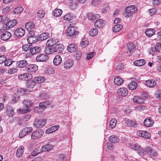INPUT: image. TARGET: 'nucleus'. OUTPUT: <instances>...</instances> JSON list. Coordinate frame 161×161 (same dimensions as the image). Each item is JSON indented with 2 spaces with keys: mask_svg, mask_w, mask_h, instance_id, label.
I'll list each match as a JSON object with an SVG mask.
<instances>
[{
  "mask_svg": "<svg viewBox=\"0 0 161 161\" xmlns=\"http://www.w3.org/2000/svg\"><path fill=\"white\" fill-rule=\"evenodd\" d=\"M137 10V8L134 5L127 7L125 9V11L127 14L125 17L127 18L131 17L133 14L136 13Z\"/></svg>",
  "mask_w": 161,
  "mask_h": 161,
  "instance_id": "nucleus-1",
  "label": "nucleus"
},
{
  "mask_svg": "<svg viewBox=\"0 0 161 161\" xmlns=\"http://www.w3.org/2000/svg\"><path fill=\"white\" fill-rule=\"evenodd\" d=\"M79 33L76 27L69 26L67 29V35L69 36L77 35Z\"/></svg>",
  "mask_w": 161,
  "mask_h": 161,
  "instance_id": "nucleus-2",
  "label": "nucleus"
},
{
  "mask_svg": "<svg viewBox=\"0 0 161 161\" xmlns=\"http://www.w3.org/2000/svg\"><path fill=\"white\" fill-rule=\"evenodd\" d=\"M46 124V120L44 119H35L33 125L36 128H41L44 126Z\"/></svg>",
  "mask_w": 161,
  "mask_h": 161,
  "instance_id": "nucleus-3",
  "label": "nucleus"
},
{
  "mask_svg": "<svg viewBox=\"0 0 161 161\" xmlns=\"http://www.w3.org/2000/svg\"><path fill=\"white\" fill-rule=\"evenodd\" d=\"M23 103L25 106L26 108L24 110V113H27L30 112L31 110L30 107L33 104L32 102L29 100H25L23 102Z\"/></svg>",
  "mask_w": 161,
  "mask_h": 161,
  "instance_id": "nucleus-4",
  "label": "nucleus"
},
{
  "mask_svg": "<svg viewBox=\"0 0 161 161\" xmlns=\"http://www.w3.org/2000/svg\"><path fill=\"white\" fill-rule=\"evenodd\" d=\"M44 133V131L41 129H38L34 131L31 135L32 139H35L42 136Z\"/></svg>",
  "mask_w": 161,
  "mask_h": 161,
  "instance_id": "nucleus-5",
  "label": "nucleus"
},
{
  "mask_svg": "<svg viewBox=\"0 0 161 161\" xmlns=\"http://www.w3.org/2000/svg\"><path fill=\"white\" fill-rule=\"evenodd\" d=\"M32 130L33 129L32 127H27L24 128L20 132L19 135V137L22 138L24 137L28 133L32 131Z\"/></svg>",
  "mask_w": 161,
  "mask_h": 161,
  "instance_id": "nucleus-6",
  "label": "nucleus"
},
{
  "mask_svg": "<svg viewBox=\"0 0 161 161\" xmlns=\"http://www.w3.org/2000/svg\"><path fill=\"white\" fill-rule=\"evenodd\" d=\"M18 23V21L16 19L10 20L7 22L4 25L6 30H8L12 28L16 25Z\"/></svg>",
  "mask_w": 161,
  "mask_h": 161,
  "instance_id": "nucleus-7",
  "label": "nucleus"
},
{
  "mask_svg": "<svg viewBox=\"0 0 161 161\" xmlns=\"http://www.w3.org/2000/svg\"><path fill=\"white\" fill-rule=\"evenodd\" d=\"M41 51V48L40 47H36L33 48H31L30 49V53H27L26 56L29 57L31 56L39 53Z\"/></svg>",
  "mask_w": 161,
  "mask_h": 161,
  "instance_id": "nucleus-8",
  "label": "nucleus"
},
{
  "mask_svg": "<svg viewBox=\"0 0 161 161\" xmlns=\"http://www.w3.org/2000/svg\"><path fill=\"white\" fill-rule=\"evenodd\" d=\"M49 59V57L45 54H40L37 56L36 60L37 62H44Z\"/></svg>",
  "mask_w": 161,
  "mask_h": 161,
  "instance_id": "nucleus-9",
  "label": "nucleus"
},
{
  "mask_svg": "<svg viewBox=\"0 0 161 161\" xmlns=\"http://www.w3.org/2000/svg\"><path fill=\"white\" fill-rule=\"evenodd\" d=\"M105 25V21L102 19L96 20L94 23L95 27L97 28H102Z\"/></svg>",
  "mask_w": 161,
  "mask_h": 161,
  "instance_id": "nucleus-10",
  "label": "nucleus"
},
{
  "mask_svg": "<svg viewBox=\"0 0 161 161\" xmlns=\"http://www.w3.org/2000/svg\"><path fill=\"white\" fill-rule=\"evenodd\" d=\"M25 33V30L22 28H19L14 31V34L18 37H21L24 36Z\"/></svg>",
  "mask_w": 161,
  "mask_h": 161,
  "instance_id": "nucleus-11",
  "label": "nucleus"
},
{
  "mask_svg": "<svg viewBox=\"0 0 161 161\" xmlns=\"http://www.w3.org/2000/svg\"><path fill=\"white\" fill-rule=\"evenodd\" d=\"M38 67L35 64H30L27 66L25 69L27 72H34L38 69Z\"/></svg>",
  "mask_w": 161,
  "mask_h": 161,
  "instance_id": "nucleus-12",
  "label": "nucleus"
},
{
  "mask_svg": "<svg viewBox=\"0 0 161 161\" xmlns=\"http://www.w3.org/2000/svg\"><path fill=\"white\" fill-rule=\"evenodd\" d=\"M12 35L8 31H5L1 35V39L4 41H6L9 40L11 37Z\"/></svg>",
  "mask_w": 161,
  "mask_h": 161,
  "instance_id": "nucleus-13",
  "label": "nucleus"
},
{
  "mask_svg": "<svg viewBox=\"0 0 161 161\" xmlns=\"http://www.w3.org/2000/svg\"><path fill=\"white\" fill-rule=\"evenodd\" d=\"M64 49V46L62 44H58L56 45L53 48V52L57 53H62Z\"/></svg>",
  "mask_w": 161,
  "mask_h": 161,
  "instance_id": "nucleus-14",
  "label": "nucleus"
},
{
  "mask_svg": "<svg viewBox=\"0 0 161 161\" xmlns=\"http://www.w3.org/2000/svg\"><path fill=\"white\" fill-rule=\"evenodd\" d=\"M117 93L118 95L123 97H125L127 95L128 92L126 89L124 88H121L117 90Z\"/></svg>",
  "mask_w": 161,
  "mask_h": 161,
  "instance_id": "nucleus-15",
  "label": "nucleus"
},
{
  "mask_svg": "<svg viewBox=\"0 0 161 161\" xmlns=\"http://www.w3.org/2000/svg\"><path fill=\"white\" fill-rule=\"evenodd\" d=\"M154 123L153 120L149 118L145 119L144 121V125L147 127H150L152 126Z\"/></svg>",
  "mask_w": 161,
  "mask_h": 161,
  "instance_id": "nucleus-16",
  "label": "nucleus"
},
{
  "mask_svg": "<svg viewBox=\"0 0 161 161\" xmlns=\"http://www.w3.org/2000/svg\"><path fill=\"white\" fill-rule=\"evenodd\" d=\"M125 123L128 126L135 127L137 125L136 121L134 120L127 119Z\"/></svg>",
  "mask_w": 161,
  "mask_h": 161,
  "instance_id": "nucleus-17",
  "label": "nucleus"
},
{
  "mask_svg": "<svg viewBox=\"0 0 161 161\" xmlns=\"http://www.w3.org/2000/svg\"><path fill=\"white\" fill-rule=\"evenodd\" d=\"M73 61L71 59H68L65 61L63 64L64 68L69 69L71 68L73 65Z\"/></svg>",
  "mask_w": 161,
  "mask_h": 161,
  "instance_id": "nucleus-18",
  "label": "nucleus"
},
{
  "mask_svg": "<svg viewBox=\"0 0 161 161\" xmlns=\"http://www.w3.org/2000/svg\"><path fill=\"white\" fill-rule=\"evenodd\" d=\"M77 48V47L76 45L71 44L68 46L67 50L69 52L73 53L76 51Z\"/></svg>",
  "mask_w": 161,
  "mask_h": 161,
  "instance_id": "nucleus-19",
  "label": "nucleus"
},
{
  "mask_svg": "<svg viewBox=\"0 0 161 161\" xmlns=\"http://www.w3.org/2000/svg\"><path fill=\"white\" fill-rule=\"evenodd\" d=\"M100 16L99 14H98L93 15L92 13H89L87 14V17L89 20L93 21Z\"/></svg>",
  "mask_w": 161,
  "mask_h": 161,
  "instance_id": "nucleus-20",
  "label": "nucleus"
},
{
  "mask_svg": "<svg viewBox=\"0 0 161 161\" xmlns=\"http://www.w3.org/2000/svg\"><path fill=\"white\" fill-rule=\"evenodd\" d=\"M28 64V62L26 60H23L18 61L16 64V65L19 68H23L25 67Z\"/></svg>",
  "mask_w": 161,
  "mask_h": 161,
  "instance_id": "nucleus-21",
  "label": "nucleus"
},
{
  "mask_svg": "<svg viewBox=\"0 0 161 161\" xmlns=\"http://www.w3.org/2000/svg\"><path fill=\"white\" fill-rule=\"evenodd\" d=\"M146 85L149 87H153L156 86V83L155 80H149L146 81Z\"/></svg>",
  "mask_w": 161,
  "mask_h": 161,
  "instance_id": "nucleus-22",
  "label": "nucleus"
},
{
  "mask_svg": "<svg viewBox=\"0 0 161 161\" xmlns=\"http://www.w3.org/2000/svg\"><path fill=\"white\" fill-rule=\"evenodd\" d=\"M146 151L151 156L155 157L157 156V153L150 147L146 148Z\"/></svg>",
  "mask_w": 161,
  "mask_h": 161,
  "instance_id": "nucleus-23",
  "label": "nucleus"
},
{
  "mask_svg": "<svg viewBox=\"0 0 161 161\" xmlns=\"http://www.w3.org/2000/svg\"><path fill=\"white\" fill-rule=\"evenodd\" d=\"M62 61V58L61 57L58 55L55 56L53 61L54 64L57 66L59 65Z\"/></svg>",
  "mask_w": 161,
  "mask_h": 161,
  "instance_id": "nucleus-24",
  "label": "nucleus"
},
{
  "mask_svg": "<svg viewBox=\"0 0 161 161\" xmlns=\"http://www.w3.org/2000/svg\"><path fill=\"white\" fill-rule=\"evenodd\" d=\"M7 114L9 117H12L14 114V109L10 106L7 107Z\"/></svg>",
  "mask_w": 161,
  "mask_h": 161,
  "instance_id": "nucleus-25",
  "label": "nucleus"
},
{
  "mask_svg": "<svg viewBox=\"0 0 161 161\" xmlns=\"http://www.w3.org/2000/svg\"><path fill=\"white\" fill-rule=\"evenodd\" d=\"M133 100L134 102L139 103H143L144 101L143 98H142L141 96L138 97L135 96L134 97Z\"/></svg>",
  "mask_w": 161,
  "mask_h": 161,
  "instance_id": "nucleus-26",
  "label": "nucleus"
},
{
  "mask_svg": "<svg viewBox=\"0 0 161 161\" xmlns=\"http://www.w3.org/2000/svg\"><path fill=\"white\" fill-rule=\"evenodd\" d=\"M24 147L23 146H21L17 150L16 153V156L17 157H21L24 152Z\"/></svg>",
  "mask_w": 161,
  "mask_h": 161,
  "instance_id": "nucleus-27",
  "label": "nucleus"
},
{
  "mask_svg": "<svg viewBox=\"0 0 161 161\" xmlns=\"http://www.w3.org/2000/svg\"><path fill=\"white\" fill-rule=\"evenodd\" d=\"M136 49L135 45L133 44H131L128 47L127 53L129 56H130Z\"/></svg>",
  "mask_w": 161,
  "mask_h": 161,
  "instance_id": "nucleus-28",
  "label": "nucleus"
},
{
  "mask_svg": "<svg viewBox=\"0 0 161 161\" xmlns=\"http://www.w3.org/2000/svg\"><path fill=\"white\" fill-rule=\"evenodd\" d=\"M49 37L48 34L47 33H43L40 34L38 37V40L42 41L47 39Z\"/></svg>",
  "mask_w": 161,
  "mask_h": 161,
  "instance_id": "nucleus-29",
  "label": "nucleus"
},
{
  "mask_svg": "<svg viewBox=\"0 0 161 161\" xmlns=\"http://www.w3.org/2000/svg\"><path fill=\"white\" fill-rule=\"evenodd\" d=\"M34 79L36 83H42L45 80V78L43 76H36L34 77Z\"/></svg>",
  "mask_w": 161,
  "mask_h": 161,
  "instance_id": "nucleus-30",
  "label": "nucleus"
},
{
  "mask_svg": "<svg viewBox=\"0 0 161 161\" xmlns=\"http://www.w3.org/2000/svg\"><path fill=\"white\" fill-rule=\"evenodd\" d=\"M145 60L142 59L137 60L133 63L134 65L138 66H141L145 64Z\"/></svg>",
  "mask_w": 161,
  "mask_h": 161,
  "instance_id": "nucleus-31",
  "label": "nucleus"
},
{
  "mask_svg": "<svg viewBox=\"0 0 161 161\" xmlns=\"http://www.w3.org/2000/svg\"><path fill=\"white\" fill-rule=\"evenodd\" d=\"M123 80L118 76L115 77L114 79V83L117 86H120L121 85L123 82Z\"/></svg>",
  "mask_w": 161,
  "mask_h": 161,
  "instance_id": "nucleus-32",
  "label": "nucleus"
},
{
  "mask_svg": "<svg viewBox=\"0 0 161 161\" xmlns=\"http://www.w3.org/2000/svg\"><path fill=\"white\" fill-rule=\"evenodd\" d=\"M53 147L50 144H46L42 147L41 148V151L45 152L48 151Z\"/></svg>",
  "mask_w": 161,
  "mask_h": 161,
  "instance_id": "nucleus-33",
  "label": "nucleus"
},
{
  "mask_svg": "<svg viewBox=\"0 0 161 161\" xmlns=\"http://www.w3.org/2000/svg\"><path fill=\"white\" fill-rule=\"evenodd\" d=\"M25 27L28 31H30L35 27V25L32 22H28L26 23Z\"/></svg>",
  "mask_w": 161,
  "mask_h": 161,
  "instance_id": "nucleus-34",
  "label": "nucleus"
},
{
  "mask_svg": "<svg viewBox=\"0 0 161 161\" xmlns=\"http://www.w3.org/2000/svg\"><path fill=\"white\" fill-rule=\"evenodd\" d=\"M89 44V41L86 38H84L82 39L80 42V44L81 47L85 48L87 47Z\"/></svg>",
  "mask_w": 161,
  "mask_h": 161,
  "instance_id": "nucleus-35",
  "label": "nucleus"
},
{
  "mask_svg": "<svg viewBox=\"0 0 161 161\" xmlns=\"http://www.w3.org/2000/svg\"><path fill=\"white\" fill-rule=\"evenodd\" d=\"M155 32V30L153 29H147L145 32V33L146 35L149 36H152Z\"/></svg>",
  "mask_w": 161,
  "mask_h": 161,
  "instance_id": "nucleus-36",
  "label": "nucleus"
},
{
  "mask_svg": "<svg viewBox=\"0 0 161 161\" xmlns=\"http://www.w3.org/2000/svg\"><path fill=\"white\" fill-rule=\"evenodd\" d=\"M19 96L16 94L13 95L12 99L10 101V103L12 104L16 103L19 100Z\"/></svg>",
  "mask_w": 161,
  "mask_h": 161,
  "instance_id": "nucleus-37",
  "label": "nucleus"
},
{
  "mask_svg": "<svg viewBox=\"0 0 161 161\" xmlns=\"http://www.w3.org/2000/svg\"><path fill=\"white\" fill-rule=\"evenodd\" d=\"M74 17V15L72 14L69 13L64 15V19L65 20L69 21L73 19Z\"/></svg>",
  "mask_w": 161,
  "mask_h": 161,
  "instance_id": "nucleus-38",
  "label": "nucleus"
},
{
  "mask_svg": "<svg viewBox=\"0 0 161 161\" xmlns=\"http://www.w3.org/2000/svg\"><path fill=\"white\" fill-rule=\"evenodd\" d=\"M62 13V10L59 9H55L53 12V14L55 17L60 16Z\"/></svg>",
  "mask_w": 161,
  "mask_h": 161,
  "instance_id": "nucleus-39",
  "label": "nucleus"
},
{
  "mask_svg": "<svg viewBox=\"0 0 161 161\" xmlns=\"http://www.w3.org/2000/svg\"><path fill=\"white\" fill-rule=\"evenodd\" d=\"M137 86V83L135 82H130L128 85V87L130 90L135 89Z\"/></svg>",
  "mask_w": 161,
  "mask_h": 161,
  "instance_id": "nucleus-40",
  "label": "nucleus"
},
{
  "mask_svg": "<svg viewBox=\"0 0 161 161\" xmlns=\"http://www.w3.org/2000/svg\"><path fill=\"white\" fill-rule=\"evenodd\" d=\"M123 28V26L121 25L118 24L115 25L113 28V31L115 32H119Z\"/></svg>",
  "mask_w": 161,
  "mask_h": 161,
  "instance_id": "nucleus-41",
  "label": "nucleus"
},
{
  "mask_svg": "<svg viewBox=\"0 0 161 161\" xmlns=\"http://www.w3.org/2000/svg\"><path fill=\"white\" fill-rule=\"evenodd\" d=\"M56 43V41L53 40V39L51 38L49 39L46 43L47 46L51 47Z\"/></svg>",
  "mask_w": 161,
  "mask_h": 161,
  "instance_id": "nucleus-42",
  "label": "nucleus"
},
{
  "mask_svg": "<svg viewBox=\"0 0 161 161\" xmlns=\"http://www.w3.org/2000/svg\"><path fill=\"white\" fill-rule=\"evenodd\" d=\"M109 140L110 142L113 143H116L119 141V139L118 137L115 136H111L109 138Z\"/></svg>",
  "mask_w": 161,
  "mask_h": 161,
  "instance_id": "nucleus-43",
  "label": "nucleus"
},
{
  "mask_svg": "<svg viewBox=\"0 0 161 161\" xmlns=\"http://www.w3.org/2000/svg\"><path fill=\"white\" fill-rule=\"evenodd\" d=\"M23 10V8L21 6L18 7L14 8V12L15 14H20Z\"/></svg>",
  "mask_w": 161,
  "mask_h": 161,
  "instance_id": "nucleus-44",
  "label": "nucleus"
},
{
  "mask_svg": "<svg viewBox=\"0 0 161 161\" xmlns=\"http://www.w3.org/2000/svg\"><path fill=\"white\" fill-rule=\"evenodd\" d=\"M45 14V13L44 10H39L37 13V16L39 18L42 19L44 17Z\"/></svg>",
  "mask_w": 161,
  "mask_h": 161,
  "instance_id": "nucleus-45",
  "label": "nucleus"
},
{
  "mask_svg": "<svg viewBox=\"0 0 161 161\" xmlns=\"http://www.w3.org/2000/svg\"><path fill=\"white\" fill-rule=\"evenodd\" d=\"M23 76L24 80L26 81L30 80L32 78V75L29 73H24Z\"/></svg>",
  "mask_w": 161,
  "mask_h": 161,
  "instance_id": "nucleus-46",
  "label": "nucleus"
},
{
  "mask_svg": "<svg viewBox=\"0 0 161 161\" xmlns=\"http://www.w3.org/2000/svg\"><path fill=\"white\" fill-rule=\"evenodd\" d=\"M97 30L95 28H93L89 32V35L92 36H95L97 34Z\"/></svg>",
  "mask_w": 161,
  "mask_h": 161,
  "instance_id": "nucleus-47",
  "label": "nucleus"
},
{
  "mask_svg": "<svg viewBox=\"0 0 161 161\" xmlns=\"http://www.w3.org/2000/svg\"><path fill=\"white\" fill-rule=\"evenodd\" d=\"M137 152L140 155L142 156H144V155H145L147 153L146 151V148L145 149V150H144L141 147H140V148L138 149Z\"/></svg>",
  "mask_w": 161,
  "mask_h": 161,
  "instance_id": "nucleus-48",
  "label": "nucleus"
},
{
  "mask_svg": "<svg viewBox=\"0 0 161 161\" xmlns=\"http://www.w3.org/2000/svg\"><path fill=\"white\" fill-rule=\"evenodd\" d=\"M51 47L48 46V47L45 48L44 51L46 53L50 54L54 52H53V50Z\"/></svg>",
  "mask_w": 161,
  "mask_h": 161,
  "instance_id": "nucleus-49",
  "label": "nucleus"
},
{
  "mask_svg": "<svg viewBox=\"0 0 161 161\" xmlns=\"http://www.w3.org/2000/svg\"><path fill=\"white\" fill-rule=\"evenodd\" d=\"M13 62V61L11 59H5L4 62V65L6 66H9L11 65Z\"/></svg>",
  "mask_w": 161,
  "mask_h": 161,
  "instance_id": "nucleus-50",
  "label": "nucleus"
},
{
  "mask_svg": "<svg viewBox=\"0 0 161 161\" xmlns=\"http://www.w3.org/2000/svg\"><path fill=\"white\" fill-rule=\"evenodd\" d=\"M30 43L24 45L22 47V49L23 51L26 52L29 50H30V49L31 48L30 47Z\"/></svg>",
  "mask_w": 161,
  "mask_h": 161,
  "instance_id": "nucleus-51",
  "label": "nucleus"
},
{
  "mask_svg": "<svg viewBox=\"0 0 161 161\" xmlns=\"http://www.w3.org/2000/svg\"><path fill=\"white\" fill-rule=\"evenodd\" d=\"M116 124L115 119H112L110 121V125L111 128H113L115 127Z\"/></svg>",
  "mask_w": 161,
  "mask_h": 161,
  "instance_id": "nucleus-52",
  "label": "nucleus"
},
{
  "mask_svg": "<svg viewBox=\"0 0 161 161\" xmlns=\"http://www.w3.org/2000/svg\"><path fill=\"white\" fill-rule=\"evenodd\" d=\"M154 48L156 52H159L161 48V43L159 42L157 43Z\"/></svg>",
  "mask_w": 161,
  "mask_h": 161,
  "instance_id": "nucleus-53",
  "label": "nucleus"
},
{
  "mask_svg": "<svg viewBox=\"0 0 161 161\" xmlns=\"http://www.w3.org/2000/svg\"><path fill=\"white\" fill-rule=\"evenodd\" d=\"M35 32V31H34V30H31L30 31L29 34L30 36L27 39L28 42H29V40L31 39V38H33L34 36Z\"/></svg>",
  "mask_w": 161,
  "mask_h": 161,
  "instance_id": "nucleus-54",
  "label": "nucleus"
},
{
  "mask_svg": "<svg viewBox=\"0 0 161 161\" xmlns=\"http://www.w3.org/2000/svg\"><path fill=\"white\" fill-rule=\"evenodd\" d=\"M36 83L34 80L31 82L28 83L27 84V86L30 88H33L36 85Z\"/></svg>",
  "mask_w": 161,
  "mask_h": 161,
  "instance_id": "nucleus-55",
  "label": "nucleus"
},
{
  "mask_svg": "<svg viewBox=\"0 0 161 161\" xmlns=\"http://www.w3.org/2000/svg\"><path fill=\"white\" fill-rule=\"evenodd\" d=\"M18 70L15 68H11L9 69L8 70V73L10 74H14L16 73Z\"/></svg>",
  "mask_w": 161,
  "mask_h": 161,
  "instance_id": "nucleus-56",
  "label": "nucleus"
},
{
  "mask_svg": "<svg viewBox=\"0 0 161 161\" xmlns=\"http://www.w3.org/2000/svg\"><path fill=\"white\" fill-rule=\"evenodd\" d=\"M155 96L159 99H161V90H158L155 94Z\"/></svg>",
  "mask_w": 161,
  "mask_h": 161,
  "instance_id": "nucleus-57",
  "label": "nucleus"
},
{
  "mask_svg": "<svg viewBox=\"0 0 161 161\" xmlns=\"http://www.w3.org/2000/svg\"><path fill=\"white\" fill-rule=\"evenodd\" d=\"M7 57L4 55L0 56V64L4 63L5 61V59H6Z\"/></svg>",
  "mask_w": 161,
  "mask_h": 161,
  "instance_id": "nucleus-58",
  "label": "nucleus"
},
{
  "mask_svg": "<svg viewBox=\"0 0 161 161\" xmlns=\"http://www.w3.org/2000/svg\"><path fill=\"white\" fill-rule=\"evenodd\" d=\"M151 137L150 133L147 132L146 131V133L144 134V136H143V137L146 139H149Z\"/></svg>",
  "mask_w": 161,
  "mask_h": 161,
  "instance_id": "nucleus-59",
  "label": "nucleus"
},
{
  "mask_svg": "<svg viewBox=\"0 0 161 161\" xmlns=\"http://www.w3.org/2000/svg\"><path fill=\"white\" fill-rule=\"evenodd\" d=\"M145 133H146L145 131L139 130L137 132V134L138 136L143 137Z\"/></svg>",
  "mask_w": 161,
  "mask_h": 161,
  "instance_id": "nucleus-60",
  "label": "nucleus"
},
{
  "mask_svg": "<svg viewBox=\"0 0 161 161\" xmlns=\"http://www.w3.org/2000/svg\"><path fill=\"white\" fill-rule=\"evenodd\" d=\"M94 52H91L88 53L86 55V58L88 60L92 58L93 57Z\"/></svg>",
  "mask_w": 161,
  "mask_h": 161,
  "instance_id": "nucleus-61",
  "label": "nucleus"
},
{
  "mask_svg": "<svg viewBox=\"0 0 161 161\" xmlns=\"http://www.w3.org/2000/svg\"><path fill=\"white\" fill-rule=\"evenodd\" d=\"M156 11L157 10L155 8H153L149 10V12L150 13V15L151 16L155 14L156 13Z\"/></svg>",
  "mask_w": 161,
  "mask_h": 161,
  "instance_id": "nucleus-62",
  "label": "nucleus"
},
{
  "mask_svg": "<svg viewBox=\"0 0 161 161\" xmlns=\"http://www.w3.org/2000/svg\"><path fill=\"white\" fill-rule=\"evenodd\" d=\"M103 7H104L105 8H102V12L103 13H106L107 12L106 11L109 10V8L108 7V6L106 4L103 5Z\"/></svg>",
  "mask_w": 161,
  "mask_h": 161,
  "instance_id": "nucleus-63",
  "label": "nucleus"
},
{
  "mask_svg": "<svg viewBox=\"0 0 161 161\" xmlns=\"http://www.w3.org/2000/svg\"><path fill=\"white\" fill-rule=\"evenodd\" d=\"M141 96L143 98L144 100L145 98H148L149 97V95L147 93L144 92L141 94Z\"/></svg>",
  "mask_w": 161,
  "mask_h": 161,
  "instance_id": "nucleus-64",
  "label": "nucleus"
}]
</instances>
